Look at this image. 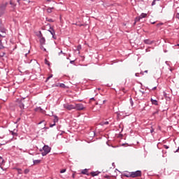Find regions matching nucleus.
<instances>
[{
	"label": "nucleus",
	"instance_id": "1",
	"mask_svg": "<svg viewBox=\"0 0 179 179\" xmlns=\"http://www.w3.org/2000/svg\"><path fill=\"white\" fill-rule=\"evenodd\" d=\"M20 96V97H22V99L18 101L17 105H18V107H20V108L21 110H23V109H24V106H26V104H27V101H29L25 100L26 97H27L28 95L27 94H26V95L22 94Z\"/></svg>",
	"mask_w": 179,
	"mask_h": 179
},
{
	"label": "nucleus",
	"instance_id": "2",
	"mask_svg": "<svg viewBox=\"0 0 179 179\" xmlns=\"http://www.w3.org/2000/svg\"><path fill=\"white\" fill-rule=\"evenodd\" d=\"M43 151L42 152V156H47L51 152V148L48 145H44L43 148Z\"/></svg>",
	"mask_w": 179,
	"mask_h": 179
},
{
	"label": "nucleus",
	"instance_id": "3",
	"mask_svg": "<svg viewBox=\"0 0 179 179\" xmlns=\"http://www.w3.org/2000/svg\"><path fill=\"white\" fill-rule=\"evenodd\" d=\"M2 26V23L0 22V29ZM6 32L5 31L0 30V45H3L2 39L6 37Z\"/></svg>",
	"mask_w": 179,
	"mask_h": 179
},
{
	"label": "nucleus",
	"instance_id": "4",
	"mask_svg": "<svg viewBox=\"0 0 179 179\" xmlns=\"http://www.w3.org/2000/svg\"><path fill=\"white\" fill-rule=\"evenodd\" d=\"M64 108H66V110H75V103L73 104H71V103H65L64 104Z\"/></svg>",
	"mask_w": 179,
	"mask_h": 179
},
{
	"label": "nucleus",
	"instance_id": "5",
	"mask_svg": "<svg viewBox=\"0 0 179 179\" xmlns=\"http://www.w3.org/2000/svg\"><path fill=\"white\" fill-rule=\"evenodd\" d=\"M142 176V172L141 171H137L135 172H131L130 174V177L135 178L136 177H141Z\"/></svg>",
	"mask_w": 179,
	"mask_h": 179
},
{
	"label": "nucleus",
	"instance_id": "6",
	"mask_svg": "<svg viewBox=\"0 0 179 179\" xmlns=\"http://www.w3.org/2000/svg\"><path fill=\"white\" fill-rule=\"evenodd\" d=\"M6 10V4H1L0 5V17L5 13V10Z\"/></svg>",
	"mask_w": 179,
	"mask_h": 179
},
{
	"label": "nucleus",
	"instance_id": "7",
	"mask_svg": "<svg viewBox=\"0 0 179 179\" xmlns=\"http://www.w3.org/2000/svg\"><path fill=\"white\" fill-rule=\"evenodd\" d=\"M75 106V110H85V106H83V104L82 103H74Z\"/></svg>",
	"mask_w": 179,
	"mask_h": 179
},
{
	"label": "nucleus",
	"instance_id": "8",
	"mask_svg": "<svg viewBox=\"0 0 179 179\" xmlns=\"http://www.w3.org/2000/svg\"><path fill=\"white\" fill-rule=\"evenodd\" d=\"M53 124H50V128H52V127H55V123L56 122H58V121H59V119H58V116H57V115H54L53 116Z\"/></svg>",
	"mask_w": 179,
	"mask_h": 179
},
{
	"label": "nucleus",
	"instance_id": "9",
	"mask_svg": "<svg viewBox=\"0 0 179 179\" xmlns=\"http://www.w3.org/2000/svg\"><path fill=\"white\" fill-rule=\"evenodd\" d=\"M48 31L50 32V34H52L53 38H56L55 36V31L54 30V29L50 27V29L48 30Z\"/></svg>",
	"mask_w": 179,
	"mask_h": 179
},
{
	"label": "nucleus",
	"instance_id": "10",
	"mask_svg": "<svg viewBox=\"0 0 179 179\" xmlns=\"http://www.w3.org/2000/svg\"><path fill=\"white\" fill-rule=\"evenodd\" d=\"M146 16H148V14L143 13H141V14L140 15V16L137 18V20H141V19H143V18L146 17Z\"/></svg>",
	"mask_w": 179,
	"mask_h": 179
},
{
	"label": "nucleus",
	"instance_id": "11",
	"mask_svg": "<svg viewBox=\"0 0 179 179\" xmlns=\"http://www.w3.org/2000/svg\"><path fill=\"white\" fill-rule=\"evenodd\" d=\"M40 43L41 44V45H44L45 44V38L41 37L40 38Z\"/></svg>",
	"mask_w": 179,
	"mask_h": 179
},
{
	"label": "nucleus",
	"instance_id": "12",
	"mask_svg": "<svg viewBox=\"0 0 179 179\" xmlns=\"http://www.w3.org/2000/svg\"><path fill=\"white\" fill-rule=\"evenodd\" d=\"M35 111H38V113H44V110L41 108H35Z\"/></svg>",
	"mask_w": 179,
	"mask_h": 179
},
{
	"label": "nucleus",
	"instance_id": "13",
	"mask_svg": "<svg viewBox=\"0 0 179 179\" xmlns=\"http://www.w3.org/2000/svg\"><path fill=\"white\" fill-rule=\"evenodd\" d=\"M144 43L145 44H152V41L149 40V39H145L144 40Z\"/></svg>",
	"mask_w": 179,
	"mask_h": 179
},
{
	"label": "nucleus",
	"instance_id": "14",
	"mask_svg": "<svg viewBox=\"0 0 179 179\" xmlns=\"http://www.w3.org/2000/svg\"><path fill=\"white\" fill-rule=\"evenodd\" d=\"M151 103L155 106H157V101L151 98Z\"/></svg>",
	"mask_w": 179,
	"mask_h": 179
},
{
	"label": "nucleus",
	"instance_id": "15",
	"mask_svg": "<svg viewBox=\"0 0 179 179\" xmlns=\"http://www.w3.org/2000/svg\"><path fill=\"white\" fill-rule=\"evenodd\" d=\"M40 163H41L40 159L34 160V164H40Z\"/></svg>",
	"mask_w": 179,
	"mask_h": 179
},
{
	"label": "nucleus",
	"instance_id": "16",
	"mask_svg": "<svg viewBox=\"0 0 179 179\" xmlns=\"http://www.w3.org/2000/svg\"><path fill=\"white\" fill-rule=\"evenodd\" d=\"M88 170L87 169H84L81 171L82 174H86L87 176H89V173H87Z\"/></svg>",
	"mask_w": 179,
	"mask_h": 179
},
{
	"label": "nucleus",
	"instance_id": "17",
	"mask_svg": "<svg viewBox=\"0 0 179 179\" xmlns=\"http://www.w3.org/2000/svg\"><path fill=\"white\" fill-rule=\"evenodd\" d=\"M54 9V7H52V8H48V9H47V12H48V13H51L52 12V10Z\"/></svg>",
	"mask_w": 179,
	"mask_h": 179
},
{
	"label": "nucleus",
	"instance_id": "18",
	"mask_svg": "<svg viewBox=\"0 0 179 179\" xmlns=\"http://www.w3.org/2000/svg\"><path fill=\"white\" fill-rule=\"evenodd\" d=\"M91 176H92V177H95V176H98L99 175V173H97V172H91Z\"/></svg>",
	"mask_w": 179,
	"mask_h": 179
},
{
	"label": "nucleus",
	"instance_id": "19",
	"mask_svg": "<svg viewBox=\"0 0 179 179\" xmlns=\"http://www.w3.org/2000/svg\"><path fill=\"white\" fill-rule=\"evenodd\" d=\"M5 55V52H2L0 53V59H1L2 57H3Z\"/></svg>",
	"mask_w": 179,
	"mask_h": 179
},
{
	"label": "nucleus",
	"instance_id": "20",
	"mask_svg": "<svg viewBox=\"0 0 179 179\" xmlns=\"http://www.w3.org/2000/svg\"><path fill=\"white\" fill-rule=\"evenodd\" d=\"M77 50H78V51H80V50H82V45H79L77 47Z\"/></svg>",
	"mask_w": 179,
	"mask_h": 179
},
{
	"label": "nucleus",
	"instance_id": "21",
	"mask_svg": "<svg viewBox=\"0 0 179 179\" xmlns=\"http://www.w3.org/2000/svg\"><path fill=\"white\" fill-rule=\"evenodd\" d=\"M51 78H52V74H51L50 76H49L47 79H46V82H48V80H50V79H51Z\"/></svg>",
	"mask_w": 179,
	"mask_h": 179
},
{
	"label": "nucleus",
	"instance_id": "22",
	"mask_svg": "<svg viewBox=\"0 0 179 179\" xmlns=\"http://www.w3.org/2000/svg\"><path fill=\"white\" fill-rule=\"evenodd\" d=\"M59 87H62V89H65V84H59Z\"/></svg>",
	"mask_w": 179,
	"mask_h": 179
},
{
	"label": "nucleus",
	"instance_id": "23",
	"mask_svg": "<svg viewBox=\"0 0 179 179\" xmlns=\"http://www.w3.org/2000/svg\"><path fill=\"white\" fill-rule=\"evenodd\" d=\"M103 125H108V121L103 122Z\"/></svg>",
	"mask_w": 179,
	"mask_h": 179
},
{
	"label": "nucleus",
	"instance_id": "24",
	"mask_svg": "<svg viewBox=\"0 0 179 179\" xmlns=\"http://www.w3.org/2000/svg\"><path fill=\"white\" fill-rule=\"evenodd\" d=\"M65 171H66V169H62L60 171V173H65Z\"/></svg>",
	"mask_w": 179,
	"mask_h": 179
},
{
	"label": "nucleus",
	"instance_id": "25",
	"mask_svg": "<svg viewBox=\"0 0 179 179\" xmlns=\"http://www.w3.org/2000/svg\"><path fill=\"white\" fill-rule=\"evenodd\" d=\"M164 149H169V146L166 145H164Z\"/></svg>",
	"mask_w": 179,
	"mask_h": 179
},
{
	"label": "nucleus",
	"instance_id": "26",
	"mask_svg": "<svg viewBox=\"0 0 179 179\" xmlns=\"http://www.w3.org/2000/svg\"><path fill=\"white\" fill-rule=\"evenodd\" d=\"M27 173H29V169H25L24 173H25V174H27Z\"/></svg>",
	"mask_w": 179,
	"mask_h": 179
},
{
	"label": "nucleus",
	"instance_id": "27",
	"mask_svg": "<svg viewBox=\"0 0 179 179\" xmlns=\"http://www.w3.org/2000/svg\"><path fill=\"white\" fill-rule=\"evenodd\" d=\"M48 22H54V20H52V19L50 18V19H48Z\"/></svg>",
	"mask_w": 179,
	"mask_h": 179
},
{
	"label": "nucleus",
	"instance_id": "28",
	"mask_svg": "<svg viewBox=\"0 0 179 179\" xmlns=\"http://www.w3.org/2000/svg\"><path fill=\"white\" fill-rule=\"evenodd\" d=\"M93 100H94V98H91V99H90V103H92V101H93Z\"/></svg>",
	"mask_w": 179,
	"mask_h": 179
},
{
	"label": "nucleus",
	"instance_id": "29",
	"mask_svg": "<svg viewBox=\"0 0 179 179\" xmlns=\"http://www.w3.org/2000/svg\"><path fill=\"white\" fill-rule=\"evenodd\" d=\"M45 64H46L47 65H50V64L48 63V61H47V59H45Z\"/></svg>",
	"mask_w": 179,
	"mask_h": 179
},
{
	"label": "nucleus",
	"instance_id": "30",
	"mask_svg": "<svg viewBox=\"0 0 179 179\" xmlns=\"http://www.w3.org/2000/svg\"><path fill=\"white\" fill-rule=\"evenodd\" d=\"M73 62H75V60H72L70 62V64H73Z\"/></svg>",
	"mask_w": 179,
	"mask_h": 179
},
{
	"label": "nucleus",
	"instance_id": "31",
	"mask_svg": "<svg viewBox=\"0 0 179 179\" xmlns=\"http://www.w3.org/2000/svg\"><path fill=\"white\" fill-rule=\"evenodd\" d=\"M61 54H62V50H61L60 52H59V55H61Z\"/></svg>",
	"mask_w": 179,
	"mask_h": 179
},
{
	"label": "nucleus",
	"instance_id": "32",
	"mask_svg": "<svg viewBox=\"0 0 179 179\" xmlns=\"http://www.w3.org/2000/svg\"><path fill=\"white\" fill-rule=\"evenodd\" d=\"M47 2H51V1H54V0H46Z\"/></svg>",
	"mask_w": 179,
	"mask_h": 179
},
{
	"label": "nucleus",
	"instance_id": "33",
	"mask_svg": "<svg viewBox=\"0 0 179 179\" xmlns=\"http://www.w3.org/2000/svg\"><path fill=\"white\" fill-rule=\"evenodd\" d=\"M139 73H136V76H138Z\"/></svg>",
	"mask_w": 179,
	"mask_h": 179
},
{
	"label": "nucleus",
	"instance_id": "34",
	"mask_svg": "<svg viewBox=\"0 0 179 179\" xmlns=\"http://www.w3.org/2000/svg\"><path fill=\"white\" fill-rule=\"evenodd\" d=\"M43 122H45L44 121H41V122H39V124H43Z\"/></svg>",
	"mask_w": 179,
	"mask_h": 179
},
{
	"label": "nucleus",
	"instance_id": "35",
	"mask_svg": "<svg viewBox=\"0 0 179 179\" xmlns=\"http://www.w3.org/2000/svg\"><path fill=\"white\" fill-rule=\"evenodd\" d=\"M106 103V101L104 100V101H103V104H104Z\"/></svg>",
	"mask_w": 179,
	"mask_h": 179
},
{
	"label": "nucleus",
	"instance_id": "36",
	"mask_svg": "<svg viewBox=\"0 0 179 179\" xmlns=\"http://www.w3.org/2000/svg\"><path fill=\"white\" fill-rule=\"evenodd\" d=\"M18 171H19V172L22 171V169H18Z\"/></svg>",
	"mask_w": 179,
	"mask_h": 179
},
{
	"label": "nucleus",
	"instance_id": "37",
	"mask_svg": "<svg viewBox=\"0 0 179 179\" xmlns=\"http://www.w3.org/2000/svg\"><path fill=\"white\" fill-rule=\"evenodd\" d=\"M152 5H155V0H154V1L152 2Z\"/></svg>",
	"mask_w": 179,
	"mask_h": 179
},
{
	"label": "nucleus",
	"instance_id": "38",
	"mask_svg": "<svg viewBox=\"0 0 179 179\" xmlns=\"http://www.w3.org/2000/svg\"><path fill=\"white\" fill-rule=\"evenodd\" d=\"M22 93H26V91H22Z\"/></svg>",
	"mask_w": 179,
	"mask_h": 179
},
{
	"label": "nucleus",
	"instance_id": "39",
	"mask_svg": "<svg viewBox=\"0 0 179 179\" xmlns=\"http://www.w3.org/2000/svg\"><path fill=\"white\" fill-rule=\"evenodd\" d=\"M43 128H45V123H44V127H43Z\"/></svg>",
	"mask_w": 179,
	"mask_h": 179
},
{
	"label": "nucleus",
	"instance_id": "40",
	"mask_svg": "<svg viewBox=\"0 0 179 179\" xmlns=\"http://www.w3.org/2000/svg\"><path fill=\"white\" fill-rule=\"evenodd\" d=\"M150 131H151V134H152V133H153V130H150Z\"/></svg>",
	"mask_w": 179,
	"mask_h": 179
},
{
	"label": "nucleus",
	"instance_id": "41",
	"mask_svg": "<svg viewBox=\"0 0 179 179\" xmlns=\"http://www.w3.org/2000/svg\"><path fill=\"white\" fill-rule=\"evenodd\" d=\"M151 23H152V24H155V22H151Z\"/></svg>",
	"mask_w": 179,
	"mask_h": 179
},
{
	"label": "nucleus",
	"instance_id": "42",
	"mask_svg": "<svg viewBox=\"0 0 179 179\" xmlns=\"http://www.w3.org/2000/svg\"><path fill=\"white\" fill-rule=\"evenodd\" d=\"M155 89H156V87H155L152 89V90H155Z\"/></svg>",
	"mask_w": 179,
	"mask_h": 179
},
{
	"label": "nucleus",
	"instance_id": "43",
	"mask_svg": "<svg viewBox=\"0 0 179 179\" xmlns=\"http://www.w3.org/2000/svg\"><path fill=\"white\" fill-rule=\"evenodd\" d=\"M43 50H44V51H46V49H45V48H43Z\"/></svg>",
	"mask_w": 179,
	"mask_h": 179
},
{
	"label": "nucleus",
	"instance_id": "44",
	"mask_svg": "<svg viewBox=\"0 0 179 179\" xmlns=\"http://www.w3.org/2000/svg\"><path fill=\"white\" fill-rule=\"evenodd\" d=\"M178 150H179V147H178V150H177V151H176V152H178Z\"/></svg>",
	"mask_w": 179,
	"mask_h": 179
},
{
	"label": "nucleus",
	"instance_id": "45",
	"mask_svg": "<svg viewBox=\"0 0 179 179\" xmlns=\"http://www.w3.org/2000/svg\"><path fill=\"white\" fill-rule=\"evenodd\" d=\"M0 159L2 160V157H0Z\"/></svg>",
	"mask_w": 179,
	"mask_h": 179
},
{
	"label": "nucleus",
	"instance_id": "46",
	"mask_svg": "<svg viewBox=\"0 0 179 179\" xmlns=\"http://www.w3.org/2000/svg\"><path fill=\"white\" fill-rule=\"evenodd\" d=\"M17 2H20V0H17Z\"/></svg>",
	"mask_w": 179,
	"mask_h": 179
},
{
	"label": "nucleus",
	"instance_id": "47",
	"mask_svg": "<svg viewBox=\"0 0 179 179\" xmlns=\"http://www.w3.org/2000/svg\"><path fill=\"white\" fill-rule=\"evenodd\" d=\"M145 73H148V71H145Z\"/></svg>",
	"mask_w": 179,
	"mask_h": 179
},
{
	"label": "nucleus",
	"instance_id": "48",
	"mask_svg": "<svg viewBox=\"0 0 179 179\" xmlns=\"http://www.w3.org/2000/svg\"><path fill=\"white\" fill-rule=\"evenodd\" d=\"M2 163H3V159H2Z\"/></svg>",
	"mask_w": 179,
	"mask_h": 179
},
{
	"label": "nucleus",
	"instance_id": "49",
	"mask_svg": "<svg viewBox=\"0 0 179 179\" xmlns=\"http://www.w3.org/2000/svg\"><path fill=\"white\" fill-rule=\"evenodd\" d=\"M178 45L179 46V44H178Z\"/></svg>",
	"mask_w": 179,
	"mask_h": 179
},
{
	"label": "nucleus",
	"instance_id": "50",
	"mask_svg": "<svg viewBox=\"0 0 179 179\" xmlns=\"http://www.w3.org/2000/svg\"><path fill=\"white\" fill-rule=\"evenodd\" d=\"M0 62H1V59H0Z\"/></svg>",
	"mask_w": 179,
	"mask_h": 179
}]
</instances>
